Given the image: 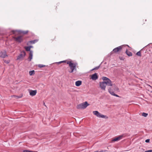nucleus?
I'll use <instances>...</instances> for the list:
<instances>
[{"instance_id": "7c9ffc66", "label": "nucleus", "mask_w": 152, "mask_h": 152, "mask_svg": "<svg viewBox=\"0 0 152 152\" xmlns=\"http://www.w3.org/2000/svg\"><path fill=\"white\" fill-rule=\"evenodd\" d=\"M16 31H15V30H12V34H15V32Z\"/></svg>"}, {"instance_id": "39448f33", "label": "nucleus", "mask_w": 152, "mask_h": 152, "mask_svg": "<svg viewBox=\"0 0 152 152\" xmlns=\"http://www.w3.org/2000/svg\"><path fill=\"white\" fill-rule=\"evenodd\" d=\"M13 38L15 41L20 43L23 41V38L22 36H18L16 37H13Z\"/></svg>"}, {"instance_id": "473e14b6", "label": "nucleus", "mask_w": 152, "mask_h": 152, "mask_svg": "<svg viewBox=\"0 0 152 152\" xmlns=\"http://www.w3.org/2000/svg\"><path fill=\"white\" fill-rule=\"evenodd\" d=\"M119 59L121 60H124V58L122 57H119Z\"/></svg>"}, {"instance_id": "7ed1b4c3", "label": "nucleus", "mask_w": 152, "mask_h": 152, "mask_svg": "<svg viewBox=\"0 0 152 152\" xmlns=\"http://www.w3.org/2000/svg\"><path fill=\"white\" fill-rule=\"evenodd\" d=\"M89 105V104L87 102H84L77 105V108L78 109H84L86 108Z\"/></svg>"}, {"instance_id": "0eeeda50", "label": "nucleus", "mask_w": 152, "mask_h": 152, "mask_svg": "<svg viewBox=\"0 0 152 152\" xmlns=\"http://www.w3.org/2000/svg\"><path fill=\"white\" fill-rule=\"evenodd\" d=\"M26 55L25 51L23 50L21 52V53L18 55L17 58V60H19L22 58H23Z\"/></svg>"}, {"instance_id": "f257e3e1", "label": "nucleus", "mask_w": 152, "mask_h": 152, "mask_svg": "<svg viewBox=\"0 0 152 152\" xmlns=\"http://www.w3.org/2000/svg\"><path fill=\"white\" fill-rule=\"evenodd\" d=\"M67 64L69 65L71 70L70 71H69V72L72 73L73 72L74 70H76V66L77 65V63H72L71 61H67Z\"/></svg>"}, {"instance_id": "1a4fd4ad", "label": "nucleus", "mask_w": 152, "mask_h": 152, "mask_svg": "<svg viewBox=\"0 0 152 152\" xmlns=\"http://www.w3.org/2000/svg\"><path fill=\"white\" fill-rule=\"evenodd\" d=\"M29 93L30 96H34L36 95L37 93V90H30Z\"/></svg>"}, {"instance_id": "bb28decb", "label": "nucleus", "mask_w": 152, "mask_h": 152, "mask_svg": "<svg viewBox=\"0 0 152 152\" xmlns=\"http://www.w3.org/2000/svg\"><path fill=\"white\" fill-rule=\"evenodd\" d=\"M31 151L27 150H25L23 151V152H31Z\"/></svg>"}, {"instance_id": "2f4dec72", "label": "nucleus", "mask_w": 152, "mask_h": 152, "mask_svg": "<svg viewBox=\"0 0 152 152\" xmlns=\"http://www.w3.org/2000/svg\"><path fill=\"white\" fill-rule=\"evenodd\" d=\"M145 152H152V150H149L148 151H145Z\"/></svg>"}, {"instance_id": "f3484780", "label": "nucleus", "mask_w": 152, "mask_h": 152, "mask_svg": "<svg viewBox=\"0 0 152 152\" xmlns=\"http://www.w3.org/2000/svg\"><path fill=\"white\" fill-rule=\"evenodd\" d=\"M38 41L37 39H35L33 40L29 41V42L31 44H34L36 42H37Z\"/></svg>"}, {"instance_id": "9b49d317", "label": "nucleus", "mask_w": 152, "mask_h": 152, "mask_svg": "<svg viewBox=\"0 0 152 152\" xmlns=\"http://www.w3.org/2000/svg\"><path fill=\"white\" fill-rule=\"evenodd\" d=\"M124 134L121 135L119 136L115 137L112 140L113 141H116L121 139L122 137L124 136Z\"/></svg>"}, {"instance_id": "e433bc0d", "label": "nucleus", "mask_w": 152, "mask_h": 152, "mask_svg": "<svg viewBox=\"0 0 152 152\" xmlns=\"http://www.w3.org/2000/svg\"><path fill=\"white\" fill-rule=\"evenodd\" d=\"M95 70V69H94H94H92L91 70H92V71H93V70Z\"/></svg>"}, {"instance_id": "a211bd4d", "label": "nucleus", "mask_w": 152, "mask_h": 152, "mask_svg": "<svg viewBox=\"0 0 152 152\" xmlns=\"http://www.w3.org/2000/svg\"><path fill=\"white\" fill-rule=\"evenodd\" d=\"M26 49V50L27 51H29V53L30 52V51H32L31 50V49L29 47V46H26L24 47Z\"/></svg>"}, {"instance_id": "20e7f679", "label": "nucleus", "mask_w": 152, "mask_h": 152, "mask_svg": "<svg viewBox=\"0 0 152 152\" xmlns=\"http://www.w3.org/2000/svg\"><path fill=\"white\" fill-rule=\"evenodd\" d=\"M93 113L94 115H95L99 118L105 119H107L108 118V117L107 116L103 115L97 111H94L93 112Z\"/></svg>"}, {"instance_id": "aec40b11", "label": "nucleus", "mask_w": 152, "mask_h": 152, "mask_svg": "<svg viewBox=\"0 0 152 152\" xmlns=\"http://www.w3.org/2000/svg\"><path fill=\"white\" fill-rule=\"evenodd\" d=\"M113 87H114V90L116 91H118L119 90V88L115 85H113Z\"/></svg>"}, {"instance_id": "6ab92c4d", "label": "nucleus", "mask_w": 152, "mask_h": 152, "mask_svg": "<svg viewBox=\"0 0 152 152\" xmlns=\"http://www.w3.org/2000/svg\"><path fill=\"white\" fill-rule=\"evenodd\" d=\"M29 75L31 76L32 75H33L35 74V71L34 70H32L29 71Z\"/></svg>"}, {"instance_id": "f704fd0d", "label": "nucleus", "mask_w": 152, "mask_h": 152, "mask_svg": "<svg viewBox=\"0 0 152 152\" xmlns=\"http://www.w3.org/2000/svg\"><path fill=\"white\" fill-rule=\"evenodd\" d=\"M31 49V48H33V46H28Z\"/></svg>"}, {"instance_id": "b1692460", "label": "nucleus", "mask_w": 152, "mask_h": 152, "mask_svg": "<svg viewBox=\"0 0 152 152\" xmlns=\"http://www.w3.org/2000/svg\"><path fill=\"white\" fill-rule=\"evenodd\" d=\"M66 62L67 63L66 61H60L59 62H57L56 63L58 64H59L61 63H66Z\"/></svg>"}, {"instance_id": "c85d7f7f", "label": "nucleus", "mask_w": 152, "mask_h": 152, "mask_svg": "<svg viewBox=\"0 0 152 152\" xmlns=\"http://www.w3.org/2000/svg\"><path fill=\"white\" fill-rule=\"evenodd\" d=\"M4 62H5V63H6V64H8L9 63L10 61L9 60H7V61L5 60L4 61Z\"/></svg>"}, {"instance_id": "2eb2a0df", "label": "nucleus", "mask_w": 152, "mask_h": 152, "mask_svg": "<svg viewBox=\"0 0 152 152\" xmlns=\"http://www.w3.org/2000/svg\"><path fill=\"white\" fill-rule=\"evenodd\" d=\"M125 52L126 54L129 56H132V52L129 51L127 49L126 50Z\"/></svg>"}, {"instance_id": "5701e85b", "label": "nucleus", "mask_w": 152, "mask_h": 152, "mask_svg": "<svg viewBox=\"0 0 152 152\" xmlns=\"http://www.w3.org/2000/svg\"><path fill=\"white\" fill-rule=\"evenodd\" d=\"M140 51L141 50L137 52L136 53V55L139 56H141Z\"/></svg>"}, {"instance_id": "6e6552de", "label": "nucleus", "mask_w": 152, "mask_h": 152, "mask_svg": "<svg viewBox=\"0 0 152 152\" xmlns=\"http://www.w3.org/2000/svg\"><path fill=\"white\" fill-rule=\"evenodd\" d=\"M99 86L102 90L105 91L106 85L103 82H99Z\"/></svg>"}, {"instance_id": "dca6fc26", "label": "nucleus", "mask_w": 152, "mask_h": 152, "mask_svg": "<svg viewBox=\"0 0 152 152\" xmlns=\"http://www.w3.org/2000/svg\"><path fill=\"white\" fill-rule=\"evenodd\" d=\"M82 84V81L80 80H78L75 82V85L77 86H79Z\"/></svg>"}, {"instance_id": "a878e982", "label": "nucleus", "mask_w": 152, "mask_h": 152, "mask_svg": "<svg viewBox=\"0 0 152 152\" xmlns=\"http://www.w3.org/2000/svg\"><path fill=\"white\" fill-rule=\"evenodd\" d=\"M100 64L99 66H96V67H95V68H94V69H95V70H97V69H99V68L100 67Z\"/></svg>"}, {"instance_id": "ddd939ff", "label": "nucleus", "mask_w": 152, "mask_h": 152, "mask_svg": "<svg viewBox=\"0 0 152 152\" xmlns=\"http://www.w3.org/2000/svg\"><path fill=\"white\" fill-rule=\"evenodd\" d=\"M0 54V56L2 58H4L6 57L7 56V55L6 51H5L4 52H1Z\"/></svg>"}, {"instance_id": "f8f14e48", "label": "nucleus", "mask_w": 152, "mask_h": 152, "mask_svg": "<svg viewBox=\"0 0 152 152\" xmlns=\"http://www.w3.org/2000/svg\"><path fill=\"white\" fill-rule=\"evenodd\" d=\"M98 76L97 73H95L91 75V79L93 80H96L98 79Z\"/></svg>"}, {"instance_id": "72a5a7b5", "label": "nucleus", "mask_w": 152, "mask_h": 152, "mask_svg": "<svg viewBox=\"0 0 152 152\" xmlns=\"http://www.w3.org/2000/svg\"><path fill=\"white\" fill-rule=\"evenodd\" d=\"M105 151H103V150H101L100 151H96L97 152H105Z\"/></svg>"}, {"instance_id": "423d86ee", "label": "nucleus", "mask_w": 152, "mask_h": 152, "mask_svg": "<svg viewBox=\"0 0 152 152\" xmlns=\"http://www.w3.org/2000/svg\"><path fill=\"white\" fill-rule=\"evenodd\" d=\"M122 46H121L116 48L114 49L113 51L110 53L111 54H112L113 53H117L120 52L122 49Z\"/></svg>"}, {"instance_id": "412c9836", "label": "nucleus", "mask_w": 152, "mask_h": 152, "mask_svg": "<svg viewBox=\"0 0 152 152\" xmlns=\"http://www.w3.org/2000/svg\"><path fill=\"white\" fill-rule=\"evenodd\" d=\"M28 31H21V33L23 34H26L28 32Z\"/></svg>"}, {"instance_id": "393cba45", "label": "nucleus", "mask_w": 152, "mask_h": 152, "mask_svg": "<svg viewBox=\"0 0 152 152\" xmlns=\"http://www.w3.org/2000/svg\"><path fill=\"white\" fill-rule=\"evenodd\" d=\"M38 67L39 68H42V67L45 66V65H44L41 64H39L38 65Z\"/></svg>"}, {"instance_id": "f03ea898", "label": "nucleus", "mask_w": 152, "mask_h": 152, "mask_svg": "<svg viewBox=\"0 0 152 152\" xmlns=\"http://www.w3.org/2000/svg\"><path fill=\"white\" fill-rule=\"evenodd\" d=\"M102 79L104 80L103 81L105 85L109 86H112L113 84L112 82L110 79L105 77H102Z\"/></svg>"}, {"instance_id": "4c0bfd02", "label": "nucleus", "mask_w": 152, "mask_h": 152, "mask_svg": "<svg viewBox=\"0 0 152 152\" xmlns=\"http://www.w3.org/2000/svg\"><path fill=\"white\" fill-rule=\"evenodd\" d=\"M31 152H35L31 151Z\"/></svg>"}, {"instance_id": "9d476101", "label": "nucleus", "mask_w": 152, "mask_h": 152, "mask_svg": "<svg viewBox=\"0 0 152 152\" xmlns=\"http://www.w3.org/2000/svg\"><path fill=\"white\" fill-rule=\"evenodd\" d=\"M108 91L112 95L115 96L117 97H119V96L117 94H115L114 93V91H113L110 88L108 89Z\"/></svg>"}, {"instance_id": "c9c22d12", "label": "nucleus", "mask_w": 152, "mask_h": 152, "mask_svg": "<svg viewBox=\"0 0 152 152\" xmlns=\"http://www.w3.org/2000/svg\"><path fill=\"white\" fill-rule=\"evenodd\" d=\"M43 104H44V105L45 106H46V105H45V103L44 102V103H43Z\"/></svg>"}, {"instance_id": "4468645a", "label": "nucleus", "mask_w": 152, "mask_h": 152, "mask_svg": "<svg viewBox=\"0 0 152 152\" xmlns=\"http://www.w3.org/2000/svg\"><path fill=\"white\" fill-rule=\"evenodd\" d=\"M33 51H30V52L29 53V56L28 58V61H31V60L33 56Z\"/></svg>"}, {"instance_id": "cd10ccee", "label": "nucleus", "mask_w": 152, "mask_h": 152, "mask_svg": "<svg viewBox=\"0 0 152 152\" xmlns=\"http://www.w3.org/2000/svg\"><path fill=\"white\" fill-rule=\"evenodd\" d=\"M13 96H14L15 97H17V98H21L22 97V96H15V95Z\"/></svg>"}, {"instance_id": "c756f323", "label": "nucleus", "mask_w": 152, "mask_h": 152, "mask_svg": "<svg viewBox=\"0 0 152 152\" xmlns=\"http://www.w3.org/2000/svg\"><path fill=\"white\" fill-rule=\"evenodd\" d=\"M150 140L149 139H147L145 140V142H146L148 143L150 142Z\"/></svg>"}, {"instance_id": "4be33fe9", "label": "nucleus", "mask_w": 152, "mask_h": 152, "mask_svg": "<svg viewBox=\"0 0 152 152\" xmlns=\"http://www.w3.org/2000/svg\"><path fill=\"white\" fill-rule=\"evenodd\" d=\"M148 115V114L145 113H142V115L145 117H146Z\"/></svg>"}, {"instance_id": "58836bf2", "label": "nucleus", "mask_w": 152, "mask_h": 152, "mask_svg": "<svg viewBox=\"0 0 152 152\" xmlns=\"http://www.w3.org/2000/svg\"><path fill=\"white\" fill-rule=\"evenodd\" d=\"M151 92L152 93V91Z\"/></svg>"}]
</instances>
